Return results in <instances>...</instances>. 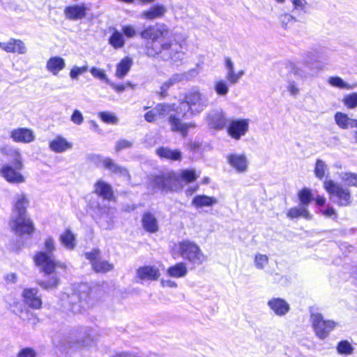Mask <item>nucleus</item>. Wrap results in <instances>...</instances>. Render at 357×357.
<instances>
[{"instance_id": "f704fd0d", "label": "nucleus", "mask_w": 357, "mask_h": 357, "mask_svg": "<svg viewBox=\"0 0 357 357\" xmlns=\"http://www.w3.org/2000/svg\"><path fill=\"white\" fill-rule=\"evenodd\" d=\"M328 83L333 87L347 90L353 89L356 86V84H349L338 76L329 77L328 79Z\"/></svg>"}, {"instance_id": "4468645a", "label": "nucleus", "mask_w": 357, "mask_h": 357, "mask_svg": "<svg viewBox=\"0 0 357 357\" xmlns=\"http://www.w3.org/2000/svg\"><path fill=\"white\" fill-rule=\"evenodd\" d=\"M29 203L26 194L23 192L16 193L12 201L11 215L26 214Z\"/></svg>"}, {"instance_id": "c03bdc74", "label": "nucleus", "mask_w": 357, "mask_h": 357, "mask_svg": "<svg viewBox=\"0 0 357 357\" xmlns=\"http://www.w3.org/2000/svg\"><path fill=\"white\" fill-rule=\"evenodd\" d=\"M268 257L266 255L257 253L255 256L254 264L257 269L263 270L268 264Z\"/></svg>"}, {"instance_id": "1a4fd4ad", "label": "nucleus", "mask_w": 357, "mask_h": 357, "mask_svg": "<svg viewBox=\"0 0 357 357\" xmlns=\"http://www.w3.org/2000/svg\"><path fill=\"white\" fill-rule=\"evenodd\" d=\"M9 226L13 231L19 235H31L35 229L32 221L26 214L11 215Z\"/></svg>"}, {"instance_id": "5701e85b", "label": "nucleus", "mask_w": 357, "mask_h": 357, "mask_svg": "<svg viewBox=\"0 0 357 357\" xmlns=\"http://www.w3.org/2000/svg\"><path fill=\"white\" fill-rule=\"evenodd\" d=\"M88 296L86 293L83 294H73L68 296V301L71 305V311L73 313H79L86 306V299Z\"/></svg>"}, {"instance_id": "39448f33", "label": "nucleus", "mask_w": 357, "mask_h": 357, "mask_svg": "<svg viewBox=\"0 0 357 357\" xmlns=\"http://www.w3.org/2000/svg\"><path fill=\"white\" fill-rule=\"evenodd\" d=\"M324 188L329 194L331 199L339 206H348L352 203L351 190L348 187L332 180L324 182Z\"/></svg>"}, {"instance_id": "603ef678", "label": "nucleus", "mask_w": 357, "mask_h": 357, "mask_svg": "<svg viewBox=\"0 0 357 357\" xmlns=\"http://www.w3.org/2000/svg\"><path fill=\"white\" fill-rule=\"evenodd\" d=\"M124 36L128 38H132L137 35V31L134 25L124 24L121 27V31Z\"/></svg>"}, {"instance_id": "7c9ffc66", "label": "nucleus", "mask_w": 357, "mask_h": 357, "mask_svg": "<svg viewBox=\"0 0 357 357\" xmlns=\"http://www.w3.org/2000/svg\"><path fill=\"white\" fill-rule=\"evenodd\" d=\"M287 215L289 218H297L302 217L306 220H311L312 215L305 206L294 207L289 208L287 212Z\"/></svg>"}, {"instance_id": "0e129e2a", "label": "nucleus", "mask_w": 357, "mask_h": 357, "mask_svg": "<svg viewBox=\"0 0 357 357\" xmlns=\"http://www.w3.org/2000/svg\"><path fill=\"white\" fill-rule=\"evenodd\" d=\"M295 9L297 10H303L307 3L305 0H292L291 1Z\"/></svg>"}, {"instance_id": "412c9836", "label": "nucleus", "mask_w": 357, "mask_h": 357, "mask_svg": "<svg viewBox=\"0 0 357 357\" xmlns=\"http://www.w3.org/2000/svg\"><path fill=\"white\" fill-rule=\"evenodd\" d=\"M65 59L59 56H51L46 62V70L53 75H57L66 68Z\"/></svg>"}, {"instance_id": "ddd939ff", "label": "nucleus", "mask_w": 357, "mask_h": 357, "mask_svg": "<svg viewBox=\"0 0 357 357\" xmlns=\"http://www.w3.org/2000/svg\"><path fill=\"white\" fill-rule=\"evenodd\" d=\"M228 164L239 174H243L248 169L249 162L245 154L231 153L226 157Z\"/></svg>"}, {"instance_id": "3c124183", "label": "nucleus", "mask_w": 357, "mask_h": 357, "mask_svg": "<svg viewBox=\"0 0 357 357\" xmlns=\"http://www.w3.org/2000/svg\"><path fill=\"white\" fill-rule=\"evenodd\" d=\"M36 350L31 347H26L20 349L16 354V357H37Z\"/></svg>"}, {"instance_id": "f257e3e1", "label": "nucleus", "mask_w": 357, "mask_h": 357, "mask_svg": "<svg viewBox=\"0 0 357 357\" xmlns=\"http://www.w3.org/2000/svg\"><path fill=\"white\" fill-rule=\"evenodd\" d=\"M170 31L163 23H156L145 27L139 33L148 41L146 54L149 56H158L164 61H181L183 59L182 45L169 37Z\"/></svg>"}, {"instance_id": "0eeeda50", "label": "nucleus", "mask_w": 357, "mask_h": 357, "mask_svg": "<svg viewBox=\"0 0 357 357\" xmlns=\"http://www.w3.org/2000/svg\"><path fill=\"white\" fill-rule=\"evenodd\" d=\"M180 255L194 266H200L208 259L199 245L193 241H183L178 243Z\"/></svg>"}, {"instance_id": "e2e57ef3", "label": "nucleus", "mask_w": 357, "mask_h": 357, "mask_svg": "<svg viewBox=\"0 0 357 357\" xmlns=\"http://www.w3.org/2000/svg\"><path fill=\"white\" fill-rule=\"evenodd\" d=\"M160 284L162 287H169V288L177 287V283L172 280L162 279L160 280Z\"/></svg>"}, {"instance_id": "5fc2aeb1", "label": "nucleus", "mask_w": 357, "mask_h": 357, "mask_svg": "<svg viewBox=\"0 0 357 357\" xmlns=\"http://www.w3.org/2000/svg\"><path fill=\"white\" fill-rule=\"evenodd\" d=\"M90 73L94 77L104 80L107 83H110V81L107 79V76L104 70L98 68L96 67H92L90 69Z\"/></svg>"}, {"instance_id": "a211bd4d", "label": "nucleus", "mask_w": 357, "mask_h": 357, "mask_svg": "<svg viewBox=\"0 0 357 357\" xmlns=\"http://www.w3.org/2000/svg\"><path fill=\"white\" fill-rule=\"evenodd\" d=\"M267 305L274 314L279 317L284 316L290 310L288 303L280 298H273L270 299Z\"/></svg>"}, {"instance_id": "a19ab883", "label": "nucleus", "mask_w": 357, "mask_h": 357, "mask_svg": "<svg viewBox=\"0 0 357 357\" xmlns=\"http://www.w3.org/2000/svg\"><path fill=\"white\" fill-rule=\"evenodd\" d=\"M243 75V70L236 72L235 69H233L226 73V79L230 84H235L238 82Z\"/></svg>"}, {"instance_id": "c9c22d12", "label": "nucleus", "mask_w": 357, "mask_h": 357, "mask_svg": "<svg viewBox=\"0 0 357 357\" xmlns=\"http://www.w3.org/2000/svg\"><path fill=\"white\" fill-rule=\"evenodd\" d=\"M157 154L164 158L179 160L181 158V152L178 150H171L167 148H160L156 151Z\"/></svg>"}, {"instance_id": "79ce46f5", "label": "nucleus", "mask_w": 357, "mask_h": 357, "mask_svg": "<svg viewBox=\"0 0 357 357\" xmlns=\"http://www.w3.org/2000/svg\"><path fill=\"white\" fill-rule=\"evenodd\" d=\"M77 341L78 346L83 348H90L95 344V340L90 333L84 334Z\"/></svg>"}, {"instance_id": "4be33fe9", "label": "nucleus", "mask_w": 357, "mask_h": 357, "mask_svg": "<svg viewBox=\"0 0 357 357\" xmlns=\"http://www.w3.org/2000/svg\"><path fill=\"white\" fill-rule=\"evenodd\" d=\"M200 176V172L194 169H182L174 175V179L178 182L189 184L194 182Z\"/></svg>"}, {"instance_id": "7ed1b4c3", "label": "nucleus", "mask_w": 357, "mask_h": 357, "mask_svg": "<svg viewBox=\"0 0 357 357\" xmlns=\"http://www.w3.org/2000/svg\"><path fill=\"white\" fill-rule=\"evenodd\" d=\"M208 98L197 89L188 91L185 100L181 102L176 112L183 118L189 115L195 116L204 111L208 105Z\"/></svg>"}, {"instance_id": "b1692460", "label": "nucleus", "mask_w": 357, "mask_h": 357, "mask_svg": "<svg viewBox=\"0 0 357 357\" xmlns=\"http://www.w3.org/2000/svg\"><path fill=\"white\" fill-rule=\"evenodd\" d=\"M167 12V8L163 5H155L141 13V17L147 20H153L162 17Z\"/></svg>"}, {"instance_id": "2f4dec72", "label": "nucleus", "mask_w": 357, "mask_h": 357, "mask_svg": "<svg viewBox=\"0 0 357 357\" xmlns=\"http://www.w3.org/2000/svg\"><path fill=\"white\" fill-rule=\"evenodd\" d=\"M101 163L105 169L129 177L127 170L116 165L111 158H104L101 160Z\"/></svg>"}, {"instance_id": "6e6d98bb", "label": "nucleus", "mask_w": 357, "mask_h": 357, "mask_svg": "<svg viewBox=\"0 0 357 357\" xmlns=\"http://www.w3.org/2000/svg\"><path fill=\"white\" fill-rule=\"evenodd\" d=\"M15 52L20 54H24L27 52V48L23 41L19 39L13 40Z\"/></svg>"}, {"instance_id": "473e14b6", "label": "nucleus", "mask_w": 357, "mask_h": 357, "mask_svg": "<svg viewBox=\"0 0 357 357\" xmlns=\"http://www.w3.org/2000/svg\"><path fill=\"white\" fill-rule=\"evenodd\" d=\"M109 44L114 49L122 48L126 44L125 37L121 31L114 29L109 38Z\"/></svg>"}, {"instance_id": "58836bf2", "label": "nucleus", "mask_w": 357, "mask_h": 357, "mask_svg": "<svg viewBox=\"0 0 357 357\" xmlns=\"http://www.w3.org/2000/svg\"><path fill=\"white\" fill-rule=\"evenodd\" d=\"M98 117L105 123L116 125L119 122L118 117L111 112H100L98 114Z\"/></svg>"}, {"instance_id": "052dcab7", "label": "nucleus", "mask_w": 357, "mask_h": 357, "mask_svg": "<svg viewBox=\"0 0 357 357\" xmlns=\"http://www.w3.org/2000/svg\"><path fill=\"white\" fill-rule=\"evenodd\" d=\"M173 85H174V83H173L171 78L165 82L160 87V94L162 96H165L167 94V91Z\"/></svg>"}, {"instance_id": "e433bc0d", "label": "nucleus", "mask_w": 357, "mask_h": 357, "mask_svg": "<svg viewBox=\"0 0 357 357\" xmlns=\"http://www.w3.org/2000/svg\"><path fill=\"white\" fill-rule=\"evenodd\" d=\"M213 89L217 95L226 96L229 91V83L222 79H218L213 82Z\"/></svg>"}, {"instance_id": "f03ea898", "label": "nucleus", "mask_w": 357, "mask_h": 357, "mask_svg": "<svg viewBox=\"0 0 357 357\" xmlns=\"http://www.w3.org/2000/svg\"><path fill=\"white\" fill-rule=\"evenodd\" d=\"M3 155L12 158V163H5L0 167V176L13 185H20L26 181L22 171L24 167L20 150L13 146L6 145L0 149Z\"/></svg>"}, {"instance_id": "a878e982", "label": "nucleus", "mask_w": 357, "mask_h": 357, "mask_svg": "<svg viewBox=\"0 0 357 357\" xmlns=\"http://www.w3.org/2000/svg\"><path fill=\"white\" fill-rule=\"evenodd\" d=\"M218 203V199L214 197H210L205 195H198L194 197L191 204L196 208L203 207H211Z\"/></svg>"}, {"instance_id": "aec40b11", "label": "nucleus", "mask_w": 357, "mask_h": 357, "mask_svg": "<svg viewBox=\"0 0 357 357\" xmlns=\"http://www.w3.org/2000/svg\"><path fill=\"white\" fill-rule=\"evenodd\" d=\"M73 144L65 137L57 135L49 142V148L55 153H63L71 149Z\"/></svg>"}, {"instance_id": "20e7f679", "label": "nucleus", "mask_w": 357, "mask_h": 357, "mask_svg": "<svg viewBox=\"0 0 357 357\" xmlns=\"http://www.w3.org/2000/svg\"><path fill=\"white\" fill-rule=\"evenodd\" d=\"M156 109L158 112L159 118H165L166 116L169 115L168 122L171 130L173 132H179L183 137L187 136L190 129L196 127L195 123H183L180 119V116L170 114L172 112L174 111V105L165 103L158 104L156 105Z\"/></svg>"}, {"instance_id": "423d86ee", "label": "nucleus", "mask_w": 357, "mask_h": 357, "mask_svg": "<svg viewBox=\"0 0 357 357\" xmlns=\"http://www.w3.org/2000/svg\"><path fill=\"white\" fill-rule=\"evenodd\" d=\"M44 248L45 251L38 252L35 256L34 261L45 274H51L57 266L52 254L55 250L54 241L52 237H47L45 240Z\"/></svg>"}, {"instance_id": "c85d7f7f", "label": "nucleus", "mask_w": 357, "mask_h": 357, "mask_svg": "<svg viewBox=\"0 0 357 357\" xmlns=\"http://www.w3.org/2000/svg\"><path fill=\"white\" fill-rule=\"evenodd\" d=\"M132 64V61L129 57H125L116 66L115 75L119 78H123L129 72Z\"/></svg>"}, {"instance_id": "9d476101", "label": "nucleus", "mask_w": 357, "mask_h": 357, "mask_svg": "<svg viewBox=\"0 0 357 357\" xmlns=\"http://www.w3.org/2000/svg\"><path fill=\"white\" fill-rule=\"evenodd\" d=\"M86 257L90 261L93 269L96 273H106L113 269L114 265L100 257L99 250H93L85 254Z\"/></svg>"}, {"instance_id": "338daca9", "label": "nucleus", "mask_w": 357, "mask_h": 357, "mask_svg": "<svg viewBox=\"0 0 357 357\" xmlns=\"http://www.w3.org/2000/svg\"><path fill=\"white\" fill-rule=\"evenodd\" d=\"M287 89H288V91L289 92V93L294 96H297L299 93L298 88L293 82H291L289 84V85L287 86Z\"/></svg>"}, {"instance_id": "6e6552de", "label": "nucleus", "mask_w": 357, "mask_h": 357, "mask_svg": "<svg viewBox=\"0 0 357 357\" xmlns=\"http://www.w3.org/2000/svg\"><path fill=\"white\" fill-rule=\"evenodd\" d=\"M310 321L316 335L321 340L326 338L337 326L334 321L324 320L319 313H312Z\"/></svg>"}, {"instance_id": "9b49d317", "label": "nucleus", "mask_w": 357, "mask_h": 357, "mask_svg": "<svg viewBox=\"0 0 357 357\" xmlns=\"http://www.w3.org/2000/svg\"><path fill=\"white\" fill-rule=\"evenodd\" d=\"M248 129V119H234L229 121L227 132L231 138L238 140L247 133Z\"/></svg>"}, {"instance_id": "ea45409f", "label": "nucleus", "mask_w": 357, "mask_h": 357, "mask_svg": "<svg viewBox=\"0 0 357 357\" xmlns=\"http://www.w3.org/2000/svg\"><path fill=\"white\" fill-rule=\"evenodd\" d=\"M169 181L164 178L163 176H156L153 178V180L150 183V185L152 186L153 190H165L169 188L167 187V183Z\"/></svg>"}, {"instance_id": "bf43d9fd", "label": "nucleus", "mask_w": 357, "mask_h": 357, "mask_svg": "<svg viewBox=\"0 0 357 357\" xmlns=\"http://www.w3.org/2000/svg\"><path fill=\"white\" fill-rule=\"evenodd\" d=\"M13 40L11 39L8 43L0 42V48L6 51V52H15V48L13 45Z\"/></svg>"}, {"instance_id": "2eb2a0df", "label": "nucleus", "mask_w": 357, "mask_h": 357, "mask_svg": "<svg viewBox=\"0 0 357 357\" xmlns=\"http://www.w3.org/2000/svg\"><path fill=\"white\" fill-rule=\"evenodd\" d=\"M87 10L84 3L75 4L66 7L64 15L67 19L70 20H82L86 16Z\"/></svg>"}, {"instance_id": "49530a36", "label": "nucleus", "mask_w": 357, "mask_h": 357, "mask_svg": "<svg viewBox=\"0 0 357 357\" xmlns=\"http://www.w3.org/2000/svg\"><path fill=\"white\" fill-rule=\"evenodd\" d=\"M59 282V279L56 276H52L49 280L39 281L38 284L44 289L50 290L56 288Z\"/></svg>"}, {"instance_id": "bb28decb", "label": "nucleus", "mask_w": 357, "mask_h": 357, "mask_svg": "<svg viewBox=\"0 0 357 357\" xmlns=\"http://www.w3.org/2000/svg\"><path fill=\"white\" fill-rule=\"evenodd\" d=\"M188 274V268L184 262L177 263L167 269V275L170 278H184Z\"/></svg>"}, {"instance_id": "72a5a7b5", "label": "nucleus", "mask_w": 357, "mask_h": 357, "mask_svg": "<svg viewBox=\"0 0 357 357\" xmlns=\"http://www.w3.org/2000/svg\"><path fill=\"white\" fill-rule=\"evenodd\" d=\"M197 74V72L195 69H191L187 72L181 73H176L172 75L170 77L172 81L174 84L188 82L194 77H195Z\"/></svg>"}, {"instance_id": "a18cd8bd", "label": "nucleus", "mask_w": 357, "mask_h": 357, "mask_svg": "<svg viewBox=\"0 0 357 357\" xmlns=\"http://www.w3.org/2000/svg\"><path fill=\"white\" fill-rule=\"evenodd\" d=\"M342 102L349 109L357 107V93H351L344 96Z\"/></svg>"}, {"instance_id": "f3484780", "label": "nucleus", "mask_w": 357, "mask_h": 357, "mask_svg": "<svg viewBox=\"0 0 357 357\" xmlns=\"http://www.w3.org/2000/svg\"><path fill=\"white\" fill-rule=\"evenodd\" d=\"M137 277L141 280H158L160 276V270L156 266H144L137 270Z\"/></svg>"}, {"instance_id": "09e8293b", "label": "nucleus", "mask_w": 357, "mask_h": 357, "mask_svg": "<svg viewBox=\"0 0 357 357\" xmlns=\"http://www.w3.org/2000/svg\"><path fill=\"white\" fill-rule=\"evenodd\" d=\"M337 350L341 354L349 355L353 353L354 348L348 341L344 340L338 344Z\"/></svg>"}, {"instance_id": "69168bd1", "label": "nucleus", "mask_w": 357, "mask_h": 357, "mask_svg": "<svg viewBox=\"0 0 357 357\" xmlns=\"http://www.w3.org/2000/svg\"><path fill=\"white\" fill-rule=\"evenodd\" d=\"M322 214L328 218H336V211L333 207H328L326 209L323 210Z\"/></svg>"}, {"instance_id": "dca6fc26", "label": "nucleus", "mask_w": 357, "mask_h": 357, "mask_svg": "<svg viewBox=\"0 0 357 357\" xmlns=\"http://www.w3.org/2000/svg\"><path fill=\"white\" fill-rule=\"evenodd\" d=\"M10 137L15 142L30 143L34 140L35 135L31 129L19 128L10 132Z\"/></svg>"}, {"instance_id": "c756f323", "label": "nucleus", "mask_w": 357, "mask_h": 357, "mask_svg": "<svg viewBox=\"0 0 357 357\" xmlns=\"http://www.w3.org/2000/svg\"><path fill=\"white\" fill-rule=\"evenodd\" d=\"M60 241L63 245L68 249L73 250L76 245L75 236L69 229H66L60 236Z\"/></svg>"}, {"instance_id": "f8f14e48", "label": "nucleus", "mask_w": 357, "mask_h": 357, "mask_svg": "<svg viewBox=\"0 0 357 357\" xmlns=\"http://www.w3.org/2000/svg\"><path fill=\"white\" fill-rule=\"evenodd\" d=\"M38 293L39 291L37 288H25L22 292L24 303L32 309H40L43 301Z\"/></svg>"}, {"instance_id": "6ab92c4d", "label": "nucleus", "mask_w": 357, "mask_h": 357, "mask_svg": "<svg viewBox=\"0 0 357 357\" xmlns=\"http://www.w3.org/2000/svg\"><path fill=\"white\" fill-rule=\"evenodd\" d=\"M142 228L151 234L156 233L159 231V223L155 215L151 212H145L142 217Z\"/></svg>"}, {"instance_id": "4c0bfd02", "label": "nucleus", "mask_w": 357, "mask_h": 357, "mask_svg": "<svg viewBox=\"0 0 357 357\" xmlns=\"http://www.w3.org/2000/svg\"><path fill=\"white\" fill-rule=\"evenodd\" d=\"M338 178L342 183L347 185V187H357V174L342 172L338 174Z\"/></svg>"}, {"instance_id": "8fccbe9b", "label": "nucleus", "mask_w": 357, "mask_h": 357, "mask_svg": "<svg viewBox=\"0 0 357 357\" xmlns=\"http://www.w3.org/2000/svg\"><path fill=\"white\" fill-rule=\"evenodd\" d=\"M326 170V165L325 162L320 159H318L316 162L314 174L317 178L322 179L324 177L325 172Z\"/></svg>"}, {"instance_id": "680f3d73", "label": "nucleus", "mask_w": 357, "mask_h": 357, "mask_svg": "<svg viewBox=\"0 0 357 357\" xmlns=\"http://www.w3.org/2000/svg\"><path fill=\"white\" fill-rule=\"evenodd\" d=\"M280 22L284 28H286L288 23L293 20V17L289 14H284L280 17Z\"/></svg>"}, {"instance_id": "864d4df0", "label": "nucleus", "mask_w": 357, "mask_h": 357, "mask_svg": "<svg viewBox=\"0 0 357 357\" xmlns=\"http://www.w3.org/2000/svg\"><path fill=\"white\" fill-rule=\"evenodd\" d=\"M87 70V66H83L82 67L75 66L71 68L69 75L72 79H77L79 75L84 74Z\"/></svg>"}, {"instance_id": "774afa93", "label": "nucleus", "mask_w": 357, "mask_h": 357, "mask_svg": "<svg viewBox=\"0 0 357 357\" xmlns=\"http://www.w3.org/2000/svg\"><path fill=\"white\" fill-rule=\"evenodd\" d=\"M144 119L148 122H153L157 119L156 114L155 113L153 109L149 111L144 114Z\"/></svg>"}, {"instance_id": "393cba45", "label": "nucleus", "mask_w": 357, "mask_h": 357, "mask_svg": "<svg viewBox=\"0 0 357 357\" xmlns=\"http://www.w3.org/2000/svg\"><path fill=\"white\" fill-rule=\"evenodd\" d=\"M335 121L337 125L342 129H349L357 128V120L349 118L346 114L337 112L335 115ZM356 139L357 141V132H356Z\"/></svg>"}, {"instance_id": "4d7b16f0", "label": "nucleus", "mask_w": 357, "mask_h": 357, "mask_svg": "<svg viewBox=\"0 0 357 357\" xmlns=\"http://www.w3.org/2000/svg\"><path fill=\"white\" fill-rule=\"evenodd\" d=\"M132 145V142L126 139H120L116 144L115 150L116 151H120L123 149L130 148Z\"/></svg>"}, {"instance_id": "cd10ccee", "label": "nucleus", "mask_w": 357, "mask_h": 357, "mask_svg": "<svg viewBox=\"0 0 357 357\" xmlns=\"http://www.w3.org/2000/svg\"><path fill=\"white\" fill-rule=\"evenodd\" d=\"M95 192L105 199L111 200L113 197V192L111 186L102 181H98L94 185Z\"/></svg>"}, {"instance_id": "de8ad7c7", "label": "nucleus", "mask_w": 357, "mask_h": 357, "mask_svg": "<svg viewBox=\"0 0 357 357\" xmlns=\"http://www.w3.org/2000/svg\"><path fill=\"white\" fill-rule=\"evenodd\" d=\"M208 122L215 128H222L225 123V118L222 112L215 114L217 120L215 121L213 118L208 116Z\"/></svg>"}, {"instance_id": "13d9d810", "label": "nucleus", "mask_w": 357, "mask_h": 357, "mask_svg": "<svg viewBox=\"0 0 357 357\" xmlns=\"http://www.w3.org/2000/svg\"><path fill=\"white\" fill-rule=\"evenodd\" d=\"M70 119L74 123L77 125H80L84 121V117L80 111L75 109L73 112Z\"/></svg>"}, {"instance_id": "37998d69", "label": "nucleus", "mask_w": 357, "mask_h": 357, "mask_svg": "<svg viewBox=\"0 0 357 357\" xmlns=\"http://www.w3.org/2000/svg\"><path fill=\"white\" fill-rule=\"evenodd\" d=\"M298 199L303 205L306 207L312 199V194L310 189L304 188L298 192Z\"/></svg>"}]
</instances>
